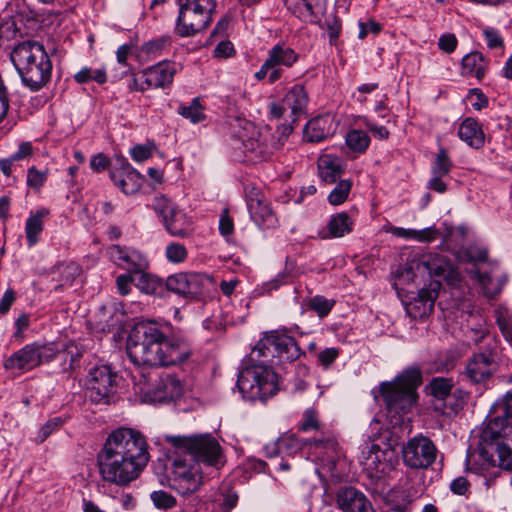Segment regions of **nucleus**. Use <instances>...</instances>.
Here are the masks:
<instances>
[{"instance_id": "53", "label": "nucleus", "mask_w": 512, "mask_h": 512, "mask_svg": "<svg viewBox=\"0 0 512 512\" xmlns=\"http://www.w3.org/2000/svg\"><path fill=\"white\" fill-rule=\"evenodd\" d=\"M165 255L171 263H182L187 258L188 252L184 245L172 242L166 246Z\"/></svg>"}, {"instance_id": "25", "label": "nucleus", "mask_w": 512, "mask_h": 512, "mask_svg": "<svg viewBox=\"0 0 512 512\" xmlns=\"http://www.w3.org/2000/svg\"><path fill=\"white\" fill-rule=\"evenodd\" d=\"M337 504L343 512H375L365 494L351 486L338 491Z\"/></svg>"}, {"instance_id": "18", "label": "nucleus", "mask_w": 512, "mask_h": 512, "mask_svg": "<svg viewBox=\"0 0 512 512\" xmlns=\"http://www.w3.org/2000/svg\"><path fill=\"white\" fill-rule=\"evenodd\" d=\"M453 381L449 378L435 377L429 383L433 396V407L441 415L451 416L462 408L463 401L453 391Z\"/></svg>"}, {"instance_id": "10", "label": "nucleus", "mask_w": 512, "mask_h": 512, "mask_svg": "<svg viewBox=\"0 0 512 512\" xmlns=\"http://www.w3.org/2000/svg\"><path fill=\"white\" fill-rule=\"evenodd\" d=\"M179 6L175 31L180 37H190L208 27L216 1L179 0Z\"/></svg>"}, {"instance_id": "1", "label": "nucleus", "mask_w": 512, "mask_h": 512, "mask_svg": "<svg viewBox=\"0 0 512 512\" xmlns=\"http://www.w3.org/2000/svg\"><path fill=\"white\" fill-rule=\"evenodd\" d=\"M97 461L104 482L127 487L140 476L149 461L146 439L131 428L114 430L107 437Z\"/></svg>"}, {"instance_id": "54", "label": "nucleus", "mask_w": 512, "mask_h": 512, "mask_svg": "<svg viewBox=\"0 0 512 512\" xmlns=\"http://www.w3.org/2000/svg\"><path fill=\"white\" fill-rule=\"evenodd\" d=\"M465 257L473 264L472 268L482 267L481 264L487 261L488 252L485 247L470 246L465 250Z\"/></svg>"}, {"instance_id": "41", "label": "nucleus", "mask_w": 512, "mask_h": 512, "mask_svg": "<svg viewBox=\"0 0 512 512\" xmlns=\"http://www.w3.org/2000/svg\"><path fill=\"white\" fill-rule=\"evenodd\" d=\"M211 502L214 512H231L237 505L238 495L228 487H222L213 495Z\"/></svg>"}, {"instance_id": "8", "label": "nucleus", "mask_w": 512, "mask_h": 512, "mask_svg": "<svg viewBox=\"0 0 512 512\" xmlns=\"http://www.w3.org/2000/svg\"><path fill=\"white\" fill-rule=\"evenodd\" d=\"M166 440L180 453L187 454L199 464L204 463L219 469L225 463L221 445L209 433L191 436H167Z\"/></svg>"}, {"instance_id": "3", "label": "nucleus", "mask_w": 512, "mask_h": 512, "mask_svg": "<svg viewBox=\"0 0 512 512\" xmlns=\"http://www.w3.org/2000/svg\"><path fill=\"white\" fill-rule=\"evenodd\" d=\"M421 383V372L409 367L392 382L380 384V394L386 405L387 419L392 427L401 426L417 401L416 389Z\"/></svg>"}, {"instance_id": "29", "label": "nucleus", "mask_w": 512, "mask_h": 512, "mask_svg": "<svg viewBox=\"0 0 512 512\" xmlns=\"http://www.w3.org/2000/svg\"><path fill=\"white\" fill-rule=\"evenodd\" d=\"M496 368L491 354L479 353L474 355L466 367L467 376L476 383L488 379Z\"/></svg>"}, {"instance_id": "63", "label": "nucleus", "mask_w": 512, "mask_h": 512, "mask_svg": "<svg viewBox=\"0 0 512 512\" xmlns=\"http://www.w3.org/2000/svg\"><path fill=\"white\" fill-rule=\"evenodd\" d=\"M130 156L136 162H143L152 156V149L146 145H136L131 148Z\"/></svg>"}, {"instance_id": "34", "label": "nucleus", "mask_w": 512, "mask_h": 512, "mask_svg": "<svg viewBox=\"0 0 512 512\" xmlns=\"http://www.w3.org/2000/svg\"><path fill=\"white\" fill-rule=\"evenodd\" d=\"M467 274L480 285L485 296L493 298L501 292L503 283L495 280L491 272L483 269V267L470 268L467 270Z\"/></svg>"}, {"instance_id": "64", "label": "nucleus", "mask_w": 512, "mask_h": 512, "mask_svg": "<svg viewBox=\"0 0 512 512\" xmlns=\"http://www.w3.org/2000/svg\"><path fill=\"white\" fill-rule=\"evenodd\" d=\"M363 124L373 134L374 137L380 140H385L389 137V131L386 127L377 125L368 118L363 119Z\"/></svg>"}, {"instance_id": "20", "label": "nucleus", "mask_w": 512, "mask_h": 512, "mask_svg": "<svg viewBox=\"0 0 512 512\" xmlns=\"http://www.w3.org/2000/svg\"><path fill=\"white\" fill-rule=\"evenodd\" d=\"M110 178L125 195L138 192L144 182V177L124 158L116 160L110 170Z\"/></svg>"}, {"instance_id": "37", "label": "nucleus", "mask_w": 512, "mask_h": 512, "mask_svg": "<svg viewBox=\"0 0 512 512\" xmlns=\"http://www.w3.org/2000/svg\"><path fill=\"white\" fill-rule=\"evenodd\" d=\"M49 214L48 209L41 208L35 213H31L25 224V234L29 247H33L39 241L40 234L43 231L44 218Z\"/></svg>"}, {"instance_id": "27", "label": "nucleus", "mask_w": 512, "mask_h": 512, "mask_svg": "<svg viewBox=\"0 0 512 512\" xmlns=\"http://www.w3.org/2000/svg\"><path fill=\"white\" fill-rule=\"evenodd\" d=\"M162 366H175L185 362L191 355L189 344L182 338H166L162 341Z\"/></svg>"}, {"instance_id": "24", "label": "nucleus", "mask_w": 512, "mask_h": 512, "mask_svg": "<svg viewBox=\"0 0 512 512\" xmlns=\"http://www.w3.org/2000/svg\"><path fill=\"white\" fill-rule=\"evenodd\" d=\"M177 65L170 61H160L141 71V78L149 89H165L173 83Z\"/></svg>"}, {"instance_id": "35", "label": "nucleus", "mask_w": 512, "mask_h": 512, "mask_svg": "<svg viewBox=\"0 0 512 512\" xmlns=\"http://www.w3.org/2000/svg\"><path fill=\"white\" fill-rule=\"evenodd\" d=\"M81 267L73 261L59 262L51 269V277L53 281L59 284L55 286L57 290L60 287L70 286L73 281L81 274Z\"/></svg>"}, {"instance_id": "40", "label": "nucleus", "mask_w": 512, "mask_h": 512, "mask_svg": "<svg viewBox=\"0 0 512 512\" xmlns=\"http://www.w3.org/2000/svg\"><path fill=\"white\" fill-rule=\"evenodd\" d=\"M487 62L480 52H471L462 59V70L464 75L475 76L482 79L485 75Z\"/></svg>"}, {"instance_id": "36", "label": "nucleus", "mask_w": 512, "mask_h": 512, "mask_svg": "<svg viewBox=\"0 0 512 512\" xmlns=\"http://www.w3.org/2000/svg\"><path fill=\"white\" fill-rule=\"evenodd\" d=\"M320 178L327 183H335L343 173V163L338 157L324 155L318 161Z\"/></svg>"}, {"instance_id": "39", "label": "nucleus", "mask_w": 512, "mask_h": 512, "mask_svg": "<svg viewBox=\"0 0 512 512\" xmlns=\"http://www.w3.org/2000/svg\"><path fill=\"white\" fill-rule=\"evenodd\" d=\"M386 232L404 239H415L419 242H431L436 239L438 231L435 227H427L422 230L407 229L402 227L389 226Z\"/></svg>"}, {"instance_id": "44", "label": "nucleus", "mask_w": 512, "mask_h": 512, "mask_svg": "<svg viewBox=\"0 0 512 512\" xmlns=\"http://www.w3.org/2000/svg\"><path fill=\"white\" fill-rule=\"evenodd\" d=\"M418 256L413 258L405 266L399 268L395 273L396 281L394 287L396 290H404L405 285L411 284L415 281L418 274H421L417 270Z\"/></svg>"}, {"instance_id": "45", "label": "nucleus", "mask_w": 512, "mask_h": 512, "mask_svg": "<svg viewBox=\"0 0 512 512\" xmlns=\"http://www.w3.org/2000/svg\"><path fill=\"white\" fill-rule=\"evenodd\" d=\"M107 79V72L104 67L93 69L85 66L74 75V80L78 84H86L90 81H94L97 84L102 85L107 82Z\"/></svg>"}, {"instance_id": "13", "label": "nucleus", "mask_w": 512, "mask_h": 512, "mask_svg": "<svg viewBox=\"0 0 512 512\" xmlns=\"http://www.w3.org/2000/svg\"><path fill=\"white\" fill-rule=\"evenodd\" d=\"M117 378V374L108 365L91 367L85 378L90 400L96 404H109L116 392Z\"/></svg>"}, {"instance_id": "28", "label": "nucleus", "mask_w": 512, "mask_h": 512, "mask_svg": "<svg viewBox=\"0 0 512 512\" xmlns=\"http://www.w3.org/2000/svg\"><path fill=\"white\" fill-rule=\"evenodd\" d=\"M40 365L37 343L25 345L4 362L8 370H30Z\"/></svg>"}, {"instance_id": "7", "label": "nucleus", "mask_w": 512, "mask_h": 512, "mask_svg": "<svg viewBox=\"0 0 512 512\" xmlns=\"http://www.w3.org/2000/svg\"><path fill=\"white\" fill-rule=\"evenodd\" d=\"M132 379L134 393L142 403H167L179 398L184 392L181 381L171 374L157 375L137 369Z\"/></svg>"}, {"instance_id": "60", "label": "nucleus", "mask_w": 512, "mask_h": 512, "mask_svg": "<svg viewBox=\"0 0 512 512\" xmlns=\"http://www.w3.org/2000/svg\"><path fill=\"white\" fill-rule=\"evenodd\" d=\"M483 35L485 37L487 46L490 49L502 48L503 47V38L500 33L494 28H485L483 30Z\"/></svg>"}, {"instance_id": "16", "label": "nucleus", "mask_w": 512, "mask_h": 512, "mask_svg": "<svg viewBox=\"0 0 512 512\" xmlns=\"http://www.w3.org/2000/svg\"><path fill=\"white\" fill-rule=\"evenodd\" d=\"M173 487L181 495H190L199 490L203 482L200 464L192 458L177 457L171 465Z\"/></svg>"}, {"instance_id": "26", "label": "nucleus", "mask_w": 512, "mask_h": 512, "mask_svg": "<svg viewBox=\"0 0 512 512\" xmlns=\"http://www.w3.org/2000/svg\"><path fill=\"white\" fill-rule=\"evenodd\" d=\"M202 284L203 277L199 273H176L165 281V286L169 291L183 296L198 294Z\"/></svg>"}, {"instance_id": "58", "label": "nucleus", "mask_w": 512, "mask_h": 512, "mask_svg": "<svg viewBox=\"0 0 512 512\" xmlns=\"http://www.w3.org/2000/svg\"><path fill=\"white\" fill-rule=\"evenodd\" d=\"M321 27L327 30L330 44H334L338 39L341 30V23L339 19L335 16L328 17Z\"/></svg>"}, {"instance_id": "43", "label": "nucleus", "mask_w": 512, "mask_h": 512, "mask_svg": "<svg viewBox=\"0 0 512 512\" xmlns=\"http://www.w3.org/2000/svg\"><path fill=\"white\" fill-rule=\"evenodd\" d=\"M135 286L143 293L153 295L160 294L163 288V281L153 274L145 271L134 274Z\"/></svg>"}, {"instance_id": "30", "label": "nucleus", "mask_w": 512, "mask_h": 512, "mask_svg": "<svg viewBox=\"0 0 512 512\" xmlns=\"http://www.w3.org/2000/svg\"><path fill=\"white\" fill-rule=\"evenodd\" d=\"M458 137L468 146L480 149L485 144V134L480 123L471 117L465 118L459 125Z\"/></svg>"}, {"instance_id": "6", "label": "nucleus", "mask_w": 512, "mask_h": 512, "mask_svg": "<svg viewBox=\"0 0 512 512\" xmlns=\"http://www.w3.org/2000/svg\"><path fill=\"white\" fill-rule=\"evenodd\" d=\"M164 333L153 321L135 325L128 339L129 358L138 366H162V341Z\"/></svg>"}, {"instance_id": "22", "label": "nucleus", "mask_w": 512, "mask_h": 512, "mask_svg": "<svg viewBox=\"0 0 512 512\" xmlns=\"http://www.w3.org/2000/svg\"><path fill=\"white\" fill-rule=\"evenodd\" d=\"M310 450L322 462L324 467H327L331 474H335L337 465L340 463L343 456L337 441L331 437L326 436L322 438H313L309 440Z\"/></svg>"}, {"instance_id": "33", "label": "nucleus", "mask_w": 512, "mask_h": 512, "mask_svg": "<svg viewBox=\"0 0 512 512\" xmlns=\"http://www.w3.org/2000/svg\"><path fill=\"white\" fill-rule=\"evenodd\" d=\"M333 134L332 120L329 116H319L307 122L304 136L309 142H320Z\"/></svg>"}, {"instance_id": "61", "label": "nucleus", "mask_w": 512, "mask_h": 512, "mask_svg": "<svg viewBox=\"0 0 512 512\" xmlns=\"http://www.w3.org/2000/svg\"><path fill=\"white\" fill-rule=\"evenodd\" d=\"M132 283L135 284V277L131 273L121 274L116 278L117 290L123 296L130 293Z\"/></svg>"}, {"instance_id": "21", "label": "nucleus", "mask_w": 512, "mask_h": 512, "mask_svg": "<svg viewBox=\"0 0 512 512\" xmlns=\"http://www.w3.org/2000/svg\"><path fill=\"white\" fill-rule=\"evenodd\" d=\"M287 10L304 23L320 24L327 0H284Z\"/></svg>"}, {"instance_id": "48", "label": "nucleus", "mask_w": 512, "mask_h": 512, "mask_svg": "<svg viewBox=\"0 0 512 512\" xmlns=\"http://www.w3.org/2000/svg\"><path fill=\"white\" fill-rule=\"evenodd\" d=\"M177 112L193 124L199 123L205 118L203 107L198 98H194L189 105H180Z\"/></svg>"}, {"instance_id": "4", "label": "nucleus", "mask_w": 512, "mask_h": 512, "mask_svg": "<svg viewBox=\"0 0 512 512\" xmlns=\"http://www.w3.org/2000/svg\"><path fill=\"white\" fill-rule=\"evenodd\" d=\"M481 442L486 445L482 455L488 448L492 453L489 461L494 466L512 470V393H507L504 403V416L490 420L481 432Z\"/></svg>"}, {"instance_id": "50", "label": "nucleus", "mask_w": 512, "mask_h": 512, "mask_svg": "<svg viewBox=\"0 0 512 512\" xmlns=\"http://www.w3.org/2000/svg\"><path fill=\"white\" fill-rule=\"evenodd\" d=\"M452 168V162L444 148H440L431 168L432 175L446 176Z\"/></svg>"}, {"instance_id": "23", "label": "nucleus", "mask_w": 512, "mask_h": 512, "mask_svg": "<svg viewBox=\"0 0 512 512\" xmlns=\"http://www.w3.org/2000/svg\"><path fill=\"white\" fill-rule=\"evenodd\" d=\"M109 253L112 260L128 273L138 274L148 268L146 256L134 248L113 245L109 248Z\"/></svg>"}, {"instance_id": "12", "label": "nucleus", "mask_w": 512, "mask_h": 512, "mask_svg": "<svg viewBox=\"0 0 512 512\" xmlns=\"http://www.w3.org/2000/svg\"><path fill=\"white\" fill-rule=\"evenodd\" d=\"M277 357L281 362H292L298 359L302 351L297 345L295 339L285 333L279 331H271L266 333L253 348L251 357Z\"/></svg>"}, {"instance_id": "2", "label": "nucleus", "mask_w": 512, "mask_h": 512, "mask_svg": "<svg viewBox=\"0 0 512 512\" xmlns=\"http://www.w3.org/2000/svg\"><path fill=\"white\" fill-rule=\"evenodd\" d=\"M23 86L32 92L45 87L52 75V62L44 46L37 41L26 40L16 44L10 54Z\"/></svg>"}, {"instance_id": "11", "label": "nucleus", "mask_w": 512, "mask_h": 512, "mask_svg": "<svg viewBox=\"0 0 512 512\" xmlns=\"http://www.w3.org/2000/svg\"><path fill=\"white\" fill-rule=\"evenodd\" d=\"M366 475L375 482L389 477L398 462L395 450L389 443H367L360 460Z\"/></svg>"}, {"instance_id": "5", "label": "nucleus", "mask_w": 512, "mask_h": 512, "mask_svg": "<svg viewBox=\"0 0 512 512\" xmlns=\"http://www.w3.org/2000/svg\"><path fill=\"white\" fill-rule=\"evenodd\" d=\"M417 270L421 275L428 274L434 279L429 288H422L418 292L420 301L429 308L434 305L438 297L442 281L451 287L458 286L462 281L454 260L442 253L426 252L418 255Z\"/></svg>"}, {"instance_id": "17", "label": "nucleus", "mask_w": 512, "mask_h": 512, "mask_svg": "<svg viewBox=\"0 0 512 512\" xmlns=\"http://www.w3.org/2000/svg\"><path fill=\"white\" fill-rule=\"evenodd\" d=\"M404 463L413 469H427L437 456V448L428 437L418 435L407 441L402 449Z\"/></svg>"}, {"instance_id": "62", "label": "nucleus", "mask_w": 512, "mask_h": 512, "mask_svg": "<svg viewBox=\"0 0 512 512\" xmlns=\"http://www.w3.org/2000/svg\"><path fill=\"white\" fill-rule=\"evenodd\" d=\"M338 356L339 349L334 347L326 348L318 354V361L324 368H328Z\"/></svg>"}, {"instance_id": "42", "label": "nucleus", "mask_w": 512, "mask_h": 512, "mask_svg": "<svg viewBox=\"0 0 512 512\" xmlns=\"http://www.w3.org/2000/svg\"><path fill=\"white\" fill-rule=\"evenodd\" d=\"M352 227L353 221L351 217L344 212L333 215L327 225L329 237L331 238L343 237L352 231Z\"/></svg>"}, {"instance_id": "52", "label": "nucleus", "mask_w": 512, "mask_h": 512, "mask_svg": "<svg viewBox=\"0 0 512 512\" xmlns=\"http://www.w3.org/2000/svg\"><path fill=\"white\" fill-rule=\"evenodd\" d=\"M48 176V171L38 170L35 166L27 170V186L33 190L39 191L45 184Z\"/></svg>"}, {"instance_id": "19", "label": "nucleus", "mask_w": 512, "mask_h": 512, "mask_svg": "<svg viewBox=\"0 0 512 512\" xmlns=\"http://www.w3.org/2000/svg\"><path fill=\"white\" fill-rule=\"evenodd\" d=\"M247 208L252 221L260 229H274L277 227V216L259 190L253 188L247 194Z\"/></svg>"}, {"instance_id": "31", "label": "nucleus", "mask_w": 512, "mask_h": 512, "mask_svg": "<svg viewBox=\"0 0 512 512\" xmlns=\"http://www.w3.org/2000/svg\"><path fill=\"white\" fill-rule=\"evenodd\" d=\"M283 104L291 111L292 122L306 112L308 95L300 84L294 85L284 96Z\"/></svg>"}, {"instance_id": "49", "label": "nucleus", "mask_w": 512, "mask_h": 512, "mask_svg": "<svg viewBox=\"0 0 512 512\" xmlns=\"http://www.w3.org/2000/svg\"><path fill=\"white\" fill-rule=\"evenodd\" d=\"M346 144L350 150L363 153L369 147L370 138L362 130H352L346 136Z\"/></svg>"}, {"instance_id": "15", "label": "nucleus", "mask_w": 512, "mask_h": 512, "mask_svg": "<svg viewBox=\"0 0 512 512\" xmlns=\"http://www.w3.org/2000/svg\"><path fill=\"white\" fill-rule=\"evenodd\" d=\"M152 207L165 229L172 236L184 238L192 230V222L186 213L165 196L156 197Z\"/></svg>"}, {"instance_id": "59", "label": "nucleus", "mask_w": 512, "mask_h": 512, "mask_svg": "<svg viewBox=\"0 0 512 512\" xmlns=\"http://www.w3.org/2000/svg\"><path fill=\"white\" fill-rule=\"evenodd\" d=\"M495 313L497 324L503 336L507 341L512 342V326L510 319L506 315H504V313L500 309H497Z\"/></svg>"}, {"instance_id": "55", "label": "nucleus", "mask_w": 512, "mask_h": 512, "mask_svg": "<svg viewBox=\"0 0 512 512\" xmlns=\"http://www.w3.org/2000/svg\"><path fill=\"white\" fill-rule=\"evenodd\" d=\"M333 304V301H330L323 296H315L308 302L309 308L315 311L320 317L328 315Z\"/></svg>"}, {"instance_id": "9", "label": "nucleus", "mask_w": 512, "mask_h": 512, "mask_svg": "<svg viewBox=\"0 0 512 512\" xmlns=\"http://www.w3.org/2000/svg\"><path fill=\"white\" fill-rule=\"evenodd\" d=\"M237 387L244 399L265 400L278 391V377L269 366L249 365L240 370Z\"/></svg>"}, {"instance_id": "56", "label": "nucleus", "mask_w": 512, "mask_h": 512, "mask_svg": "<svg viewBox=\"0 0 512 512\" xmlns=\"http://www.w3.org/2000/svg\"><path fill=\"white\" fill-rule=\"evenodd\" d=\"M320 428V423L318 421V414L313 409H307L304 414L301 422L299 423V429L303 432H308L312 430H318Z\"/></svg>"}, {"instance_id": "38", "label": "nucleus", "mask_w": 512, "mask_h": 512, "mask_svg": "<svg viewBox=\"0 0 512 512\" xmlns=\"http://www.w3.org/2000/svg\"><path fill=\"white\" fill-rule=\"evenodd\" d=\"M268 133H257V137H251L243 142L246 150L255 154L260 160L269 159L275 151L273 142L268 141Z\"/></svg>"}, {"instance_id": "46", "label": "nucleus", "mask_w": 512, "mask_h": 512, "mask_svg": "<svg viewBox=\"0 0 512 512\" xmlns=\"http://www.w3.org/2000/svg\"><path fill=\"white\" fill-rule=\"evenodd\" d=\"M352 181L350 179L340 180L328 195V202L333 205H341L344 203L351 191Z\"/></svg>"}, {"instance_id": "57", "label": "nucleus", "mask_w": 512, "mask_h": 512, "mask_svg": "<svg viewBox=\"0 0 512 512\" xmlns=\"http://www.w3.org/2000/svg\"><path fill=\"white\" fill-rule=\"evenodd\" d=\"M64 423L61 417H54L49 419L39 430L37 441L42 443L48 436H50L54 430L58 429Z\"/></svg>"}, {"instance_id": "14", "label": "nucleus", "mask_w": 512, "mask_h": 512, "mask_svg": "<svg viewBox=\"0 0 512 512\" xmlns=\"http://www.w3.org/2000/svg\"><path fill=\"white\" fill-rule=\"evenodd\" d=\"M299 59V54L284 43H277L267 52V58L260 69L254 74L255 79H268L269 84L278 81L285 68H291Z\"/></svg>"}, {"instance_id": "47", "label": "nucleus", "mask_w": 512, "mask_h": 512, "mask_svg": "<svg viewBox=\"0 0 512 512\" xmlns=\"http://www.w3.org/2000/svg\"><path fill=\"white\" fill-rule=\"evenodd\" d=\"M171 45V37L168 35L152 39L144 43L141 51L150 58L158 57L162 52Z\"/></svg>"}, {"instance_id": "51", "label": "nucleus", "mask_w": 512, "mask_h": 512, "mask_svg": "<svg viewBox=\"0 0 512 512\" xmlns=\"http://www.w3.org/2000/svg\"><path fill=\"white\" fill-rule=\"evenodd\" d=\"M150 499L153 505L159 510H168L177 504L176 498L164 490L153 491L150 494Z\"/></svg>"}, {"instance_id": "32", "label": "nucleus", "mask_w": 512, "mask_h": 512, "mask_svg": "<svg viewBox=\"0 0 512 512\" xmlns=\"http://www.w3.org/2000/svg\"><path fill=\"white\" fill-rule=\"evenodd\" d=\"M37 350L39 353V362H49L53 360L58 353H60L61 348L56 343H46V344H38ZM62 351L70 357V365H73L78 358L81 356V352L79 351L77 345L74 342H69L66 345L62 346Z\"/></svg>"}]
</instances>
